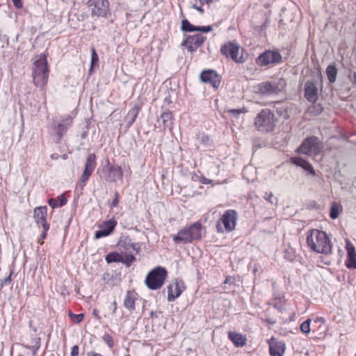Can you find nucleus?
Listing matches in <instances>:
<instances>
[{
    "mask_svg": "<svg viewBox=\"0 0 356 356\" xmlns=\"http://www.w3.org/2000/svg\"><path fill=\"white\" fill-rule=\"evenodd\" d=\"M308 247L314 252L329 254L332 252V244L327 234L321 230L313 229L307 236Z\"/></svg>",
    "mask_w": 356,
    "mask_h": 356,
    "instance_id": "nucleus-1",
    "label": "nucleus"
},
{
    "mask_svg": "<svg viewBox=\"0 0 356 356\" xmlns=\"http://www.w3.org/2000/svg\"><path fill=\"white\" fill-rule=\"evenodd\" d=\"M124 251L120 253L111 252L106 256V261L108 264L113 262H120L129 266L135 260L134 253L140 251V245L138 243H125Z\"/></svg>",
    "mask_w": 356,
    "mask_h": 356,
    "instance_id": "nucleus-2",
    "label": "nucleus"
},
{
    "mask_svg": "<svg viewBox=\"0 0 356 356\" xmlns=\"http://www.w3.org/2000/svg\"><path fill=\"white\" fill-rule=\"evenodd\" d=\"M202 234V223L195 222L181 229L176 235L172 236V240L176 243H190L194 241L200 240Z\"/></svg>",
    "mask_w": 356,
    "mask_h": 356,
    "instance_id": "nucleus-3",
    "label": "nucleus"
},
{
    "mask_svg": "<svg viewBox=\"0 0 356 356\" xmlns=\"http://www.w3.org/2000/svg\"><path fill=\"white\" fill-rule=\"evenodd\" d=\"M49 69L47 58L44 54H40L35 58L32 67V77L37 87L43 88L47 83Z\"/></svg>",
    "mask_w": 356,
    "mask_h": 356,
    "instance_id": "nucleus-4",
    "label": "nucleus"
},
{
    "mask_svg": "<svg viewBox=\"0 0 356 356\" xmlns=\"http://www.w3.org/2000/svg\"><path fill=\"white\" fill-rule=\"evenodd\" d=\"M254 125L258 131L271 132L275 127V115L268 108L262 109L256 116Z\"/></svg>",
    "mask_w": 356,
    "mask_h": 356,
    "instance_id": "nucleus-5",
    "label": "nucleus"
},
{
    "mask_svg": "<svg viewBox=\"0 0 356 356\" xmlns=\"http://www.w3.org/2000/svg\"><path fill=\"white\" fill-rule=\"evenodd\" d=\"M167 276L168 272L165 268L156 267L147 274L145 284L149 289L157 290L163 286Z\"/></svg>",
    "mask_w": 356,
    "mask_h": 356,
    "instance_id": "nucleus-6",
    "label": "nucleus"
},
{
    "mask_svg": "<svg viewBox=\"0 0 356 356\" xmlns=\"http://www.w3.org/2000/svg\"><path fill=\"white\" fill-rule=\"evenodd\" d=\"M237 218L238 213L235 210H227L217 222V232L224 233L233 231L236 227Z\"/></svg>",
    "mask_w": 356,
    "mask_h": 356,
    "instance_id": "nucleus-7",
    "label": "nucleus"
},
{
    "mask_svg": "<svg viewBox=\"0 0 356 356\" xmlns=\"http://www.w3.org/2000/svg\"><path fill=\"white\" fill-rule=\"evenodd\" d=\"M243 49L235 42H228L221 46L220 52L226 58H229L237 63H243L245 59L243 54H240Z\"/></svg>",
    "mask_w": 356,
    "mask_h": 356,
    "instance_id": "nucleus-8",
    "label": "nucleus"
},
{
    "mask_svg": "<svg viewBox=\"0 0 356 356\" xmlns=\"http://www.w3.org/2000/svg\"><path fill=\"white\" fill-rule=\"evenodd\" d=\"M282 62V57L277 51L266 50L256 59V63L261 67L275 65Z\"/></svg>",
    "mask_w": 356,
    "mask_h": 356,
    "instance_id": "nucleus-9",
    "label": "nucleus"
},
{
    "mask_svg": "<svg viewBox=\"0 0 356 356\" xmlns=\"http://www.w3.org/2000/svg\"><path fill=\"white\" fill-rule=\"evenodd\" d=\"M321 149L322 147L319 143L318 138L311 136L304 140L298 148V152L304 154L312 155L319 154Z\"/></svg>",
    "mask_w": 356,
    "mask_h": 356,
    "instance_id": "nucleus-10",
    "label": "nucleus"
},
{
    "mask_svg": "<svg viewBox=\"0 0 356 356\" xmlns=\"http://www.w3.org/2000/svg\"><path fill=\"white\" fill-rule=\"evenodd\" d=\"M88 6L92 7L91 9L92 16L108 17L109 13V2L108 0H89Z\"/></svg>",
    "mask_w": 356,
    "mask_h": 356,
    "instance_id": "nucleus-11",
    "label": "nucleus"
},
{
    "mask_svg": "<svg viewBox=\"0 0 356 356\" xmlns=\"http://www.w3.org/2000/svg\"><path fill=\"white\" fill-rule=\"evenodd\" d=\"M97 166L96 155L93 153L89 154L87 156L84 170L80 179V185L83 187L92 175Z\"/></svg>",
    "mask_w": 356,
    "mask_h": 356,
    "instance_id": "nucleus-12",
    "label": "nucleus"
},
{
    "mask_svg": "<svg viewBox=\"0 0 356 356\" xmlns=\"http://www.w3.org/2000/svg\"><path fill=\"white\" fill-rule=\"evenodd\" d=\"M285 86L282 79L274 82H262L257 86L258 91L261 94H277L282 91Z\"/></svg>",
    "mask_w": 356,
    "mask_h": 356,
    "instance_id": "nucleus-13",
    "label": "nucleus"
},
{
    "mask_svg": "<svg viewBox=\"0 0 356 356\" xmlns=\"http://www.w3.org/2000/svg\"><path fill=\"white\" fill-rule=\"evenodd\" d=\"M200 79L202 82L211 86L215 90L218 88L221 81L220 75L213 70L202 71L200 74Z\"/></svg>",
    "mask_w": 356,
    "mask_h": 356,
    "instance_id": "nucleus-14",
    "label": "nucleus"
},
{
    "mask_svg": "<svg viewBox=\"0 0 356 356\" xmlns=\"http://www.w3.org/2000/svg\"><path fill=\"white\" fill-rule=\"evenodd\" d=\"M72 121L73 118L70 115H65L60 118L58 123L54 128L58 137V141L62 138L67 129L72 126Z\"/></svg>",
    "mask_w": 356,
    "mask_h": 356,
    "instance_id": "nucleus-15",
    "label": "nucleus"
},
{
    "mask_svg": "<svg viewBox=\"0 0 356 356\" xmlns=\"http://www.w3.org/2000/svg\"><path fill=\"white\" fill-rule=\"evenodd\" d=\"M185 289L184 283L182 280H176L168 287V300L174 301L178 298Z\"/></svg>",
    "mask_w": 356,
    "mask_h": 356,
    "instance_id": "nucleus-16",
    "label": "nucleus"
},
{
    "mask_svg": "<svg viewBox=\"0 0 356 356\" xmlns=\"http://www.w3.org/2000/svg\"><path fill=\"white\" fill-rule=\"evenodd\" d=\"M117 222L114 219H111L104 222L99 225V230L95 232V238L98 239L110 235L114 230Z\"/></svg>",
    "mask_w": 356,
    "mask_h": 356,
    "instance_id": "nucleus-17",
    "label": "nucleus"
},
{
    "mask_svg": "<svg viewBox=\"0 0 356 356\" xmlns=\"http://www.w3.org/2000/svg\"><path fill=\"white\" fill-rule=\"evenodd\" d=\"M47 207L46 206L37 207L34 209V219L38 225H41L43 229L48 231L49 225L47 222Z\"/></svg>",
    "mask_w": 356,
    "mask_h": 356,
    "instance_id": "nucleus-18",
    "label": "nucleus"
},
{
    "mask_svg": "<svg viewBox=\"0 0 356 356\" xmlns=\"http://www.w3.org/2000/svg\"><path fill=\"white\" fill-rule=\"evenodd\" d=\"M205 39L201 34H195L188 37L184 41V45L190 51H194L204 43Z\"/></svg>",
    "mask_w": 356,
    "mask_h": 356,
    "instance_id": "nucleus-19",
    "label": "nucleus"
},
{
    "mask_svg": "<svg viewBox=\"0 0 356 356\" xmlns=\"http://www.w3.org/2000/svg\"><path fill=\"white\" fill-rule=\"evenodd\" d=\"M108 177L106 180L111 182H115L118 180H122L123 177V172L122 168L119 165H110L108 161Z\"/></svg>",
    "mask_w": 356,
    "mask_h": 356,
    "instance_id": "nucleus-20",
    "label": "nucleus"
},
{
    "mask_svg": "<svg viewBox=\"0 0 356 356\" xmlns=\"http://www.w3.org/2000/svg\"><path fill=\"white\" fill-rule=\"evenodd\" d=\"M181 30L184 32H193V31H201L204 33H209L213 30L212 26H196L191 24L189 21L184 19L181 21Z\"/></svg>",
    "mask_w": 356,
    "mask_h": 356,
    "instance_id": "nucleus-21",
    "label": "nucleus"
},
{
    "mask_svg": "<svg viewBox=\"0 0 356 356\" xmlns=\"http://www.w3.org/2000/svg\"><path fill=\"white\" fill-rule=\"evenodd\" d=\"M305 97L310 102H315L318 98V89L315 83L307 81L305 84Z\"/></svg>",
    "mask_w": 356,
    "mask_h": 356,
    "instance_id": "nucleus-22",
    "label": "nucleus"
},
{
    "mask_svg": "<svg viewBox=\"0 0 356 356\" xmlns=\"http://www.w3.org/2000/svg\"><path fill=\"white\" fill-rule=\"evenodd\" d=\"M348 253L346 266L348 268L356 269V251L354 245L349 241L346 243Z\"/></svg>",
    "mask_w": 356,
    "mask_h": 356,
    "instance_id": "nucleus-23",
    "label": "nucleus"
},
{
    "mask_svg": "<svg viewBox=\"0 0 356 356\" xmlns=\"http://www.w3.org/2000/svg\"><path fill=\"white\" fill-rule=\"evenodd\" d=\"M138 294L134 291H128L124 299V306L130 311L134 310Z\"/></svg>",
    "mask_w": 356,
    "mask_h": 356,
    "instance_id": "nucleus-24",
    "label": "nucleus"
},
{
    "mask_svg": "<svg viewBox=\"0 0 356 356\" xmlns=\"http://www.w3.org/2000/svg\"><path fill=\"white\" fill-rule=\"evenodd\" d=\"M291 161H292L293 163H294L295 165H296L298 166L301 167L302 168H303L305 170L307 171L310 174H312L313 175H315V171H314L313 167L306 160H305L300 157H298V156H295V157L291 158Z\"/></svg>",
    "mask_w": 356,
    "mask_h": 356,
    "instance_id": "nucleus-25",
    "label": "nucleus"
},
{
    "mask_svg": "<svg viewBox=\"0 0 356 356\" xmlns=\"http://www.w3.org/2000/svg\"><path fill=\"white\" fill-rule=\"evenodd\" d=\"M228 337L236 347H242L246 343V338L241 334L229 332Z\"/></svg>",
    "mask_w": 356,
    "mask_h": 356,
    "instance_id": "nucleus-26",
    "label": "nucleus"
},
{
    "mask_svg": "<svg viewBox=\"0 0 356 356\" xmlns=\"http://www.w3.org/2000/svg\"><path fill=\"white\" fill-rule=\"evenodd\" d=\"M284 353V343L281 342H275L270 344V354L271 356H283Z\"/></svg>",
    "mask_w": 356,
    "mask_h": 356,
    "instance_id": "nucleus-27",
    "label": "nucleus"
},
{
    "mask_svg": "<svg viewBox=\"0 0 356 356\" xmlns=\"http://www.w3.org/2000/svg\"><path fill=\"white\" fill-rule=\"evenodd\" d=\"M24 346L26 348L32 350L33 354H35L40 346V338L35 336L30 340L26 339L24 341Z\"/></svg>",
    "mask_w": 356,
    "mask_h": 356,
    "instance_id": "nucleus-28",
    "label": "nucleus"
},
{
    "mask_svg": "<svg viewBox=\"0 0 356 356\" xmlns=\"http://www.w3.org/2000/svg\"><path fill=\"white\" fill-rule=\"evenodd\" d=\"M160 119L162 120L163 129H172V113L170 111L164 112L161 115Z\"/></svg>",
    "mask_w": 356,
    "mask_h": 356,
    "instance_id": "nucleus-29",
    "label": "nucleus"
},
{
    "mask_svg": "<svg viewBox=\"0 0 356 356\" xmlns=\"http://www.w3.org/2000/svg\"><path fill=\"white\" fill-rule=\"evenodd\" d=\"M140 111V107L138 106H134L132 108H131L127 113V118L128 119V126H131L134 122L136 121L137 116L138 115Z\"/></svg>",
    "mask_w": 356,
    "mask_h": 356,
    "instance_id": "nucleus-30",
    "label": "nucleus"
},
{
    "mask_svg": "<svg viewBox=\"0 0 356 356\" xmlns=\"http://www.w3.org/2000/svg\"><path fill=\"white\" fill-rule=\"evenodd\" d=\"M326 74L330 83L335 82L337 74L336 67L333 65H328L326 69Z\"/></svg>",
    "mask_w": 356,
    "mask_h": 356,
    "instance_id": "nucleus-31",
    "label": "nucleus"
},
{
    "mask_svg": "<svg viewBox=\"0 0 356 356\" xmlns=\"http://www.w3.org/2000/svg\"><path fill=\"white\" fill-rule=\"evenodd\" d=\"M341 206L337 202H332L330 208V216L332 219H336L341 212Z\"/></svg>",
    "mask_w": 356,
    "mask_h": 356,
    "instance_id": "nucleus-32",
    "label": "nucleus"
},
{
    "mask_svg": "<svg viewBox=\"0 0 356 356\" xmlns=\"http://www.w3.org/2000/svg\"><path fill=\"white\" fill-rule=\"evenodd\" d=\"M99 66V56L95 51V49L92 47L91 49V64L90 72H91L92 68Z\"/></svg>",
    "mask_w": 356,
    "mask_h": 356,
    "instance_id": "nucleus-33",
    "label": "nucleus"
},
{
    "mask_svg": "<svg viewBox=\"0 0 356 356\" xmlns=\"http://www.w3.org/2000/svg\"><path fill=\"white\" fill-rule=\"evenodd\" d=\"M69 317L73 322L79 323L83 321L84 315L83 314H74L72 312H70Z\"/></svg>",
    "mask_w": 356,
    "mask_h": 356,
    "instance_id": "nucleus-34",
    "label": "nucleus"
},
{
    "mask_svg": "<svg viewBox=\"0 0 356 356\" xmlns=\"http://www.w3.org/2000/svg\"><path fill=\"white\" fill-rule=\"evenodd\" d=\"M102 339L109 348H112L114 346L113 339L111 334L106 333L104 334Z\"/></svg>",
    "mask_w": 356,
    "mask_h": 356,
    "instance_id": "nucleus-35",
    "label": "nucleus"
},
{
    "mask_svg": "<svg viewBox=\"0 0 356 356\" xmlns=\"http://www.w3.org/2000/svg\"><path fill=\"white\" fill-rule=\"evenodd\" d=\"M310 323H311V320L308 319V320L304 321L300 325V330L303 333L307 334V333L309 332V331H310Z\"/></svg>",
    "mask_w": 356,
    "mask_h": 356,
    "instance_id": "nucleus-36",
    "label": "nucleus"
},
{
    "mask_svg": "<svg viewBox=\"0 0 356 356\" xmlns=\"http://www.w3.org/2000/svg\"><path fill=\"white\" fill-rule=\"evenodd\" d=\"M119 204V193L116 191L114 193V198L111 202V207H117Z\"/></svg>",
    "mask_w": 356,
    "mask_h": 356,
    "instance_id": "nucleus-37",
    "label": "nucleus"
},
{
    "mask_svg": "<svg viewBox=\"0 0 356 356\" xmlns=\"http://www.w3.org/2000/svg\"><path fill=\"white\" fill-rule=\"evenodd\" d=\"M49 205L52 208H58L59 207V204L58 203V200L54 198H50L48 201Z\"/></svg>",
    "mask_w": 356,
    "mask_h": 356,
    "instance_id": "nucleus-38",
    "label": "nucleus"
},
{
    "mask_svg": "<svg viewBox=\"0 0 356 356\" xmlns=\"http://www.w3.org/2000/svg\"><path fill=\"white\" fill-rule=\"evenodd\" d=\"M230 113H232L234 115H238L240 113H244L247 112V110L245 108H241V109H230L228 111Z\"/></svg>",
    "mask_w": 356,
    "mask_h": 356,
    "instance_id": "nucleus-39",
    "label": "nucleus"
},
{
    "mask_svg": "<svg viewBox=\"0 0 356 356\" xmlns=\"http://www.w3.org/2000/svg\"><path fill=\"white\" fill-rule=\"evenodd\" d=\"M195 1H198L200 3V5H202V6H204V5L210 6L211 3L218 1V0H195Z\"/></svg>",
    "mask_w": 356,
    "mask_h": 356,
    "instance_id": "nucleus-40",
    "label": "nucleus"
},
{
    "mask_svg": "<svg viewBox=\"0 0 356 356\" xmlns=\"http://www.w3.org/2000/svg\"><path fill=\"white\" fill-rule=\"evenodd\" d=\"M58 200L60 202L59 207H62L67 203V199L64 195H60L58 197Z\"/></svg>",
    "mask_w": 356,
    "mask_h": 356,
    "instance_id": "nucleus-41",
    "label": "nucleus"
},
{
    "mask_svg": "<svg viewBox=\"0 0 356 356\" xmlns=\"http://www.w3.org/2000/svg\"><path fill=\"white\" fill-rule=\"evenodd\" d=\"M79 348L78 346H74L71 350V356H79Z\"/></svg>",
    "mask_w": 356,
    "mask_h": 356,
    "instance_id": "nucleus-42",
    "label": "nucleus"
},
{
    "mask_svg": "<svg viewBox=\"0 0 356 356\" xmlns=\"http://www.w3.org/2000/svg\"><path fill=\"white\" fill-rule=\"evenodd\" d=\"M13 2V4L16 8H22L23 6V2L22 0H12Z\"/></svg>",
    "mask_w": 356,
    "mask_h": 356,
    "instance_id": "nucleus-43",
    "label": "nucleus"
},
{
    "mask_svg": "<svg viewBox=\"0 0 356 356\" xmlns=\"http://www.w3.org/2000/svg\"><path fill=\"white\" fill-rule=\"evenodd\" d=\"M47 231H45V229H43V232L41 234L40 238L38 239V243H40V244L43 243V240L47 236Z\"/></svg>",
    "mask_w": 356,
    "mask_h": 356,
    "instance_id": "nucleus-44",
    "label": "nucleus"
},
{
    "mask_svg": "<svg viewBox=\"0 0 356 356\" xmlns=\"http://www.w3.org/2000/svg\"><path fill=\"white\" fill-rule=\"evenodd\" d=\"M200 181L202 184H211L212 182V180L202 177L200 178Z\"/></svg>",
    "mask_w": 356,
    "mask_h": 356,
    "instance_id": "nucleus-45",
    "label": "nucleus"
},
{
    "mask_svg": "<svg viewBox=\"0 0 356 356\" xmlns=\"http://www.w3.org/2000/svg\"><path fill=\"white\" fill-rule=\"evenodd\" d=\"M202 6V5L201 6H197L196 4L193 5V8L194 9L197 10L199 13L202 14V13H204V10Z\"/></svg>",
    "mask_w": 356,
    "mask_h": 356,
    "instance_id": "nucleus-46",
    "label": "nucleus"
},
{
    "mask_svg": "<svg viewBox=\"0 0 356 356\" xmlns=\"http://www.w3.org/2000/svg\"><path fill=\"white\" fill-rule=\"evenodd\" d=\"M273 195L271 193H270L269 194H266V197H265V199L270 202V203H273V201H272V198H273Z\"/></svg>",
    "mask_w": 356,
    "mask_h": 356,
    "instance_id": "nucleus-47",
    "label": "nucleus"
},
{
    "mask_svg": "<svg viewBox=\"0 0 356 356\" xmlns=\"http://www.w3.org/2000/svg\"><path fill=\"white\" fill-rule=\"evenodd\" d=\"M111 306H112V311H113V314H115L116 312V310H117V302L116 301H113L111 304Z\"/></svg>",
    "mask_w": 356,
    "mask_h": 356,
    "instance_id": "nucleus-48",
    "label": "nucleus"
},
{
    "mask_svg": "<svg viewBox=\"0 0 356 356\" xmlns=\"http://www.w3.org/2000/svg\"><path fill=\"white\" fill-rule=\"evenodd\" d=\"M350 81L354 83H356V72H353L350 76Z\"/></svg>",
    "mask_w": 356,
    "mask_h": 356,
    "instance_id": "nucleus-49",
    "label": "nucleus"
},
{
    "mask_svg": "<svg viewBox=\"0 0 356 356\" xmlns=\"http://www.w3.org/2000/svg\"><path fill=\"white\" fill-rule=\"evenodd\" d=\"M201 140H202V141L203 143H207V142H208L209 140V137L207 136L204 135V136H202Z\"/></svg>",
    "mask_w": 356,
    "mask_h": 356,
    "instance_id": "nucleus-50",
    "label": "nucleus"
},
{
    "mask_svg": "<svg viewBox=\"0 0 356 356\" xmlns=\"http://www.w3.org/2000/svg\"><path fill=\"white\" fill-rule=\"evenodd\" d=\"M58 157H59V155L58 154H52L51 155V159H53V160L58 159Z\"/></svg>",
    "mask_w": 356,
    "mask_h": 356,
    "instance_id": "nucleus-51",
    "label": "nucleus"
},
{
    "mask_svg": "<svg viewBox=\"0 0 356 356\" xmlns=\"http://www.w3.org/2000/svg\"><path fill=\"white\" fill-rule=\"evenodd\" d=\"M88 356H102V355L101 354H99V353H88Z\"/></svg>",
    "mask_w": 356,
    "mask_h": 356,
    "instance_id": "nucleus-52",
    "label": "nucleus"
},
{
    "mask_svg": "<svg viewBox=\"0 0 356 356\" xmlns=\"http://www.w3.org/2000/svg\"><path fill=\"white\" fill-rule=\"evenodd\" d=\"M316 321L322 323H325V318L323 317H318L317 318Z\"/></svg>",
    "mask_w": 356,
    "mask_h": 356,
    "instance_id": "nucleus-53",
    "label": "nucleus"
},
{
    "mask_svg": "<svg viewBox=\"0 0 356 356\" xmlns=\"http://www.w3.org/2000/svg\"><path fill=\"white\" fill-rule=\"evenodd\" d=\"M10 280H11V278H10V276H8V277H6V278L4 280V283H7V282H10Z\"/></svg>",
    "mask_w": 356,
    "mask_h": 356,
    "instance_id": "nucleus-54",
    "label": "nucleus"
},
{
    "mask_svg": "<svg viewBox=\"0 0 356 356\" xmlns=\"http://www.w3.org/2000/svg\"><path fill=\"white\" fill-rule=\"evenodd\" d=\"M97 312H98V311H97V309H95V310L93 311V314H94L95 316H97Z\"/></svg>",
    "mask_w": 356,
    "mask_h": 356,
    "instance_id": "nucleus-55",
    "label": "nucleus"
},
{
    "mask_svg": "<svg viewBox=\"0 0 356 356\" xmlns=\"http://www.w3.org/2000/svg\"><path fill=\"white\" fill-rule=\"evenodd\" d=\"M67 158V156L66 154L63 155V159H66Z\"/></svg>",
    "mask_w": 356,
    "mask_h": 356,
    "instance_id": "nucleus-56",
    "label": "nucleus"
}]
</instances>
